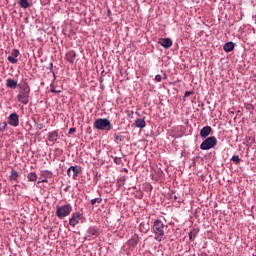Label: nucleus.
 <instances>
[{
    "label": "nucleus",
    "instance_id": "nucleus-15",
    "mask_svg": "<svg viewBox=\"0 0 256 256\" xmlns=\"http://www.w3.org/2000/svg\"><path fill=\"white\" fill-rule=\"evenodd\" d=\"M77 58V53L75 51H69L67 54H66V59L68 62L70 63H75V59Z\"/></svg>",
    "mask_w": 256,
    "mask_h": 256
},
{
    "label": "nucleus",
    "instance_id": "nucleus-19",
    "mask_svg": "<svg viewBox=\"0 0 256 256\" xmlns=\"http://www.w3.org/2000/svg\"><path fill=\"white\" fill-rule=\"evenodd\" d=\"M42 177H45V179H51V177H53V173L48 170H44L42 171Z\"/></svg>",
    "mask_w": 256,
    "mask_h": 256
},
{
    "label": "nucleus",
    "instance_id": "nucleus-5",
    "mask_svg": "<svg viewBox=\"0 0 256 256\" xmlns=\"http://www.w3.org/2000/svg\"><path fill=\"white\" fill-rule=\"evenodd\" d=\"M217 145V138L215 136H211L206 138L200 145V149L202 151H209V149H213Z\"/></svg>",
    "mask_w": 256,
    "mask_h": 256
},
{
    "label": "nucleus",
    "instance_id": "nucleus-17",
    "mask_svg": "<svg viewBox=\"0 0 256 256\" xmlns=\"http://www.w3.org/2000/svg\"><path fill=\"white\" fill-rule=\"evenodd\" d=\"M19 5L22 7V9L29 8V1L28 0H19Z\"/></svg>",
    "mask_w": 256,
    "mask_h": 256
},
{
    "label": "nucleus",
    "instance_id": "nucleus-2",
    "mask_svg": "<svg viewBox=\"0 0 256 256\" xmlns=\"http://www.w3.org/2000/svg\"><path fill=\"white\" fill-rule=\"evenodd\" d=\"M167 225L163 224V221L156 220L153 224L154 239L156 241H162L165 237V231H167Z\"/></svg>",
    "mask_w": 256,
    "mask_h": 256
},
{
    "label": "nucleus",
    "instance_id": "nucleus-16",
    "mask_svg": "<svg viewBox=\"0 0 256 256\" xmlns=\"http://www.w3.org/2000/svg\"><path fill=\"white\" fill-rule=\"evenodd\" d=\"M223 49L226 53H230V51L235 49V44L233 42H227L224 44Z\"/></svg>",
    "mask_w": 256,
    "mask_h": 256
},
{
    "label": "nucleus",
    "instance_id": "nucleus-28",
    "mask_svg": "<svg viewBox=\"0 0 256 256\" xmlns=\"http://www.w3.org/2000/svg\"><path fill=\"white\" fill-rule=\"evenodd\" d=\"M161 79H162L161 75L158 74L155 76V81H157L158 83H161Z\"/></svg>",
    "mask_w": 256,
    "mask_h": 256
},
{
    "label": "nucleus",
    "instance_id": "nucleus-32",
    "mask_svg": "<svg viewBox=\"0 0 256 256\" xmlns=\"http://www.w3.org/2000/svg\"><path fill=\"white\" fill-rule=\"evenodd\" d=\"M41 183H49V181L47 180V178H45L41 181H38V185L41 184Z\"/></svg>",
    "mask_w": 256,
    "mask_h": 256
},
{
    "label": "nucleus",
    "instance_id": "nucleus-11",
    "mask_svg": "<svg viewBox=\"0 0 256 256\" xmlns=\"http://www.w3.org/2000/svg\"><path fill=\"white\" fill-rule=\"evenodd\" d=\"M68 177H72V179H77V176L79 175V169L77 166H71L67 170Z\"/></svg>",
    "mask_w": 256,
    "mask_h": 256
},
{
    "label": "nucleus",
    "instance_id": "nucleus-29",
    "mask_svg": "<svg viewBox=\"0 0 256 256\" xmlns=\"http://www.w3.org/2000/svg\"><path fill=\"white\" fill-rule=\"evenodd\" d=\"M190 95H193V91H186L184 97H189Z\"/></svg>",
    "mask_w": 256,
    "mask_h": 256
},
{
    "label": "nucleus",
    "instance_id": "nucleus-3",
    "mask_svg": "<svg viewBox=\"0 0 256 256\" xmlns=\"http://www.w3.org/2000/svg\"><path fill=\"white\" fill-rule=\"evenodd\" d=\"M94 129H98V131H111V121L107 118H98L94 121L93 124Z\"/></svg>",
    "mask_w": 256,
    "mask_h": 256
},
{
    "label": "nucleus",
    "instance_id": "nucleus-13",
    "mask_svg": "<svg viewBox=\"0 0 256 256\" xmlns=\"http://www.w3.org/2000/svg\"><path fill=\"white\" fill-rule=\"evenodd\" d=\"M134 125L138 127V129H145L147 127V123L145 122V118H138L135 120Z\"/></svg>",
    "mask_w": 256,
    "mask_h": 256
},
{
    "label": "nucleus",
    "instance_id": "nucleus-18",
    "mask_svg": "<svg viewBox=\"0 0 256 256\" xmlns=\"http://www.w3.org/2000/svg\"><path fill=\"white\" fill-rule=\"evenodd\" d=\"M27 179L28 181H37V174L35 172H30L28 175H27Z\"/></svg>",
    "mask_w": 256,
    "mask_h": 256
},
{
    "label": "nucleus",
    "instance_id": "nucleus-7",
    "mask_svg": "<svg viewBox=\"0 0 256 256\" xmlns=\"http://www.w3.org/2000/svg\"><path fill=\"white\" fill-rule=\"evenodd\" d=\"M8 123L12 127H19V115L17 113H12L8 117Z\"/></svg>",
    "mask_w": 256,
    "mask_h": 256
},
{
    "label": "nucleus",
    "instance_id": "nucleus-26",
    "mask_svg": "<svg viewBox=\"0 0 256 256\" xmlns=\"http://www.w3.org/2000/svg\"><path fill=\"white\" fill-rule=\"evenodd\" d=\"M50 91L51 93H61V90L55 89V85L53 84L50 85Z\"/></svg>",
    "mask_w": 256,
    "mask_h": 256
},
{
    "label": "nucleus",
    "instance_id": "nucleus-30",
    "mask_svg": "<svg viewBox=\"0 0 256 256\" xmlns=\"http://www.w3.org/2000/svg\"><path fill=\"white\" fill-rule=\"evenodd\" d=\"M75 131H77L76 128H70L68 133H69V135H73V133H75Z\"/></svg>",
    "mask_w": 256,
    "mask_h": 256
},
{
    "label": "nucleus",
    "instance_id": "nucleus-31",
    "mask_svg": "<svg viewBox=\"0 0 256 256\" xmlns=\"http://www.w3.org/2000/svg\"><path fill=\"white\" fill-rule=\"evenodd\" d=\"M115 141H121V136L115 134L114 135Z\"/></svg>",
    "mask_w": 256,
    "mask_h": 256
},
{
    "label": "nucleus",
    "instance_id": "nucleus-8",
    "mask_svg": "<svg viewBox=\"0 0 256 256\" xmlns=\"http://www.w3.org/2000/svg\"><path fill=\"white\" fill-rule=\"evenodd\" d=\"M19 50L18 49H13L11 52V55L7 57V60L9 63H12L13 65L17 64L19 62Z\"/></svg>",
    "mask_w": 256,
    "mask_h": 256
},
{
    "label": "nucleus",
    "instance_id": "nucleus-20",
    "mask_svg": "<svg viewBox=\"0 0 256 256\" xmlns=\"http://www.w3.org/2000/svg\"><path fill=\"white\" fill-rule=\"evenodd\" d=\"M18 177H19V174L17 173V171L12 170L11 175H10V179H12V181H17Z\"/></svg>",
    "mask_w": 256,
    "mask_h": 256
},
{
    "label": "nucleus",
    "instance_id": "nucleus-27",
    "mask_svg": "<svg viewBox=\"0 0 256 256\" xmlns=\"http://www.w3.org/2000/svg\"><path fill=\"white\" fill-rule=\"evenodd\" d=\"M114 163L116 165H121V163H123V160L121 159V157H115L114 158Z\"/></svg>",
    "mask_w": 256,
    "mask_h": 256
},
{
    "label": "nucleus",
    "instance_id": "nucleus-23",
    "mask_svg": "<svg viewBox=\"0 0 256 256\" xmlns=\"http://www.w3.org/2000/svg\"><path fill=\"white\" fill-rule=\"evenodd\" d=\"M103 199L101 197L99 198H94L90 201L91 205H95L96 203L100 204L102 203Z\"/></svg>",
    "mask_w": 256,
    "mask_h": 256
},
{
    "label": "nucleus",
    "instance_id": "nucleus-22",
    "mask_svg": "<svg viewBox=\"0 0 256 256\" xmlns=\"http://www.w3.org/2000/svg\"><path fill=\"white\" fill-rule=\"evenodd\" d=\"M88 233L90 235H94L95 237H97V235H99V231H97V229H95V228H89Z\"/></svg>",
    "mask_w": 256,
    "mask_h": 256
},
{
    "label": "nucleus",
    "instance_id": "nucleus-12",
    "mask_svg": "<svg viewBox=\"0 0 256 256\" xmlns=\"http://www.w3.org/2000/svg\"><path fill=\"white\" fill-rule=\"evenodd\" d=\"M57 139H59V132L57 130L48 133V141H50V143H55Z\"/></svg>",
    "mask_w": 256,
    "mask_h": 256
},
{
    "label": "nucleus",
    "instance_id": "nucleus-14",
    "mask_svg": "<svg viewBox=\"0 0 256 256\" xmlns=\"http://www.w3.org/2000/svg\"><path fill=\"white\" fill-rule=\"evenodd\" d=\"M6 87H8V89H17V87H19V84H17V81H15L14 79H7L6 80Z\"/></svg>",
    "mask_w": 256,
    "mask_h": 256
},
{
    "label": "nucleus",
    "instance_id": "nucleus-9",
    "mask_svg": "<svg viewBox=\"0 0 256 256\" xmlns=\"http://www.w3.org/2000/svg\"><path fill=\"white\" fill-rule=\"evenodd\" d=\"M158 44L164 47V49H169L173 47V40L171 38H160Z\"/></svg>",
    "mask_w": 256,
    "mask_h": 256
},
{
    "label": "nucleus",
    "instance_id": "nucleus-24",
    "mask_svg": "<svg viewBox=\"0 0 256 256\" xmlns=\"http://www.w3.org/2000/svg\"><path fill=\"white\" fill-rule=\"evenodd\" d=\"M231 161H233L236 165H239V163H241V158H239V156H233Z\"/></svg>",
    "mask_w": 256,
    "mask_h": 256
},
{
    "label": "nucleus",
    "instance_id": "nucleus-21",
    "mask_svg": "<svg viewBox=\"0 0 256 256\" xmlns=\"http://www.w3.org/2000/svg\"><path fill=\"white\" fill-rule=\"evenodd\" d=\"M195 237H197V232L195 230H192L189 232V239L190 241H194Z\"/></svg>",
    "mask_w": 256,
    "mask_h": 256
},
{
    "label": "nucleus",
    "instance_id": "nucleus-1",
    "mask_svg": "<svg viewBox=\"0 0 256 256\" xmlns=\"http://www.w3.org/2000/svg\"><path fill=\"white\" fill-rule=\"evenodd\" d=\"M18 87L20 89L17 95L19 103H22L23 105H29V95L31 93V87H29V84H27V82L19 84Z\"/></svg>",
    "mask_w": 256,
    "mask_h": 256
},
{
    "label": "nucleus",
    "instance_id": "nucleus-25",
    "mask_svg": "<svg viewBox=\"0 0 256 256\" xmlns=\"http://www.w3.org/2000/svg\"><path fill=\"white\" fill-rule=\"evenodd\" d=\"M7 129V122H0V133Z\"/></svg>",
    "mask_w": 256,
    "mask_h": 256
},
{
    "label": "nucleus",
    "instance_id": "nucleus-6",
    "mask_svg": "<svg viewBox=\"0 0 256 256\" xmlns=\"http://www.w3.org/2000/svg\"><path fill=\"white\" fill-rule=\"evenodd\" d=\"M81 222V213L75 212L72 214L71 218L69 219V225L71 227H75L76 225H79Z\"/></svg>",
    "mask_w": 256,
    "mask_h": 256
},
{
    "label": "nucleus",
    "instance_id": "nucleus-10",
    "mask_svg": "<svg viewBox=\"0 0 256 256\" xmlns=\"http://www.w3.org/2000/svg\"><path fill=\"white\" fill-rule=\"evenodd\" d=\"M211 133H213V128H211V126H204L200 130V137H202V139H207L208 135H211Z\"/></svg>",
    "mask_w": 256,
    "mask_h": 256
},
{
    "label": "nucleus",
    "instance_id": "nucleus-4",
    "mask_svg": "<svg viewBox=\"0 0 256 256\" xmlns=\"http://www.w3.org/2000/svg\"><path fill=\"white\" fill-rule=\"evenodd\" d=\"M71 211H73V206H71V204L57 206L56 216L58 219H65V217H69V215H71Z\"/></svg>",
    "mask_w": 256,
    "mask_h": 256
}]
</instances>
